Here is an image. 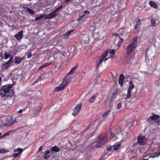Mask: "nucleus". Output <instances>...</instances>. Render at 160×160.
<instances>
[{
    "label": "nucleus",
    "mask_w": 160,
    "mask_h": 160,
    "mask_svg": "<svg viewBox=\"0 0 160 160\" xmlns=\"http://www.w3.org/2000/svg\"><path fill=\"white\" fill-rule=\"evenodd\" d=\"M72 32L73 30H70L68 31L65 34V36L67 37H68V36H69L71 33Z\"/></svg>",
    "instance_id": "obj_36"
},
{
    "label": "nucleus",
    "mask_w": 160,
    "mask_h": 160,
    "mask_svg": "<svg viewBox=\"0 0 160 160\" xmlns=\"http://www.w3.org/2000/svg\"><path fill=\"white\" fill-rule=\"evenodd\" d=\"M58 13L54 11L50 13L45 18L46 19H48L52 18L58 15Z\"/></svg>",
    "instance_id": "obj_11"
},
{
    "label": "nucleus",
    "mask_w": 160,
    "mask_h": 160,
    "mask_svg": "<svg viewBox=\"0 0 160 160\" xmlns=\"http://www.w3.org/2000/svg\"><path fill=\"white\" fill-rule=\"evenodd\" d=\"M23 32L21 31L20 32H18L17 34L15 35V37L17 39L19 40H20L22 38L23 35L22 34Z\"/></svg>",
    "instance_id": "obj_12"
},
{
    "label": "nucleus",
    "mask_w": 160,
    "mask_h": 160,
    "mask_svg": "<svg viewBox=\"0 0 160 160\" xmlns=\"http://www.w3.org/2000/svg\"><path fill=\"white\" fill-rule=\"evenodd\" d=\"M20 7L21 8H23L24 9H25V8H26L25 6L24 5H20Z\"/></svg>",
    "instance_id": "obj_50"
},
{
    "label": "nucleus",
    "mask_w": 160,
    "mask_h": 160,
    "mask_svg": "<svg viewBox=\"0 0 160 160\" xmlns=\"http://www.w3.org/2000/svg\"><path fill=\"white\" fill-rule=\"evenodd\" d=\"M15 62L18 64L20 63L21 62V58L19 57H16L14 59Z\"/></svg>",
    "instance_id": "obj_28"
},
{
    "label": "nucleus",
    "mask_w": 160,
    "mask_h": 160,
    "mask_svg": "<svg viewBox=\"0 0 160 160\" xmlns=\"http://www.w3.org/2000/svg\"><path fill=\"white\" fill-rule=\"evenodd\" d=\"M152 119H151V117L150 116L147 119L148 122L149 123H151L152 122Z\"/></svg>",
    "instance_id": "obj_41"
},
{
    "label": "nucleus",
    "mask_w": 160,
    "mask_h": 160,
    "mask_svg": "<svg viewBox=\"0 0 160 160\" xmlns=\"http://www.w3.org/2000/svg\"><path fill=\"white\" fill-rule=\"evenodd\" d=\"M96 98V96L95 95L92 96L89 99V102L91 103H93L94 102Z\"/></svg>",
    "instance_id": "obj_25"
},
{
    "label": "nucleus",
    "mask_w": 160,
    "mask_h": 160,
    "mask_svg": "<svg viewBox=\"0 0 160 160\" xmlns=\"http://www.w3.org/2000/svg\"><path fill=\"white\" fill-rule=\"evenodd\" d=\"M20 154L21 153H15L13 154L12 156L14 158H16L18 157Z\"/></svg>",
    "instance_id": "obj_38"
},
{
    "label": "nucleus",
    "mask_w": 160,
    "mask_h": 160,
    "mask_svg": "<svg viewBox=\"0 0 160 160\" xmlns=\"http://www.w3.org/2000/svg\"><path fill=\"white\" fill-rule=\"evenodd\" d=\"M151 119H152V120H155L159 118V116L154 114L153 115L151 116Z\"/></svg>",
    "instance_id": "obj_30"
},
{
    "label": "nucleus",
    "mask_w": 160,
    "mask_h": 160,
    "mask_svg": "<svg viewBox=\"0 0 160 160\" xmlns=\"http://www.w3.org/2000/svg\"><path fill=\"white\" fill-rule=\"evenodd\" d=\"M82 106L81 103H79L77 105L76 108L74 109V112H72V114L74 116L78 115L81 109Z\"/></svg>",
    "instance_id": "obj_8"
},
{
    "label": "nucleus",
    "mask_w": 160,
    "mask_h": 160,
    "mask_svg": "<svg viewBox=\"0 0 160 160\" xmlns=\"http://www.w3.org/2000/svg\"><path fill=\"white\" fill-rule=\"evenodd\" d=\"M32 53L31 52H30L28 54L27 57V58L28 59L32 57Z\"/></svg>",
    "instance_id": "obj_40"
},
{
    "label": "nucleus",
    "mask_w": 160,
    "mask_h": 160,
    "mask_svg": "<svg viewBox=\"0 0 160 160\" xmlns=\"http://www.w3.org/2000/svg\"><path fill=\"white\" fill-rule=\"evenodd\" d=\"M46 14H41L39 16L35 18V21H37L45 17Z\"/></svg>",
    "instance_id": "obj_26"
},
{
    "label": "nucleus",
    "mask_w": 160,
    "mask_h": 160,
    "mask_svg": "<svg viewBox=\"0 0 160 160\" xmlns=\"http://www.w3.org/2000/svg\"><path fill=\"white\" fill-rule=\"evenodd\" d=\"M147 138L145 137H138V142L140 145H144L146 144Z\"/></svg>",
    "instance_id": "obj_9"
},
{
    "label": "nucleus",
    "mask_w": 160,
    "mask_h": 160,
    "mask_svg": "<svg viewBox=\"0 0 160 160\" xmlns=\"http://www.w3.org/2000/svg\"><path fill=\"white\" fill-rule=\"evenodd\" d=\"M12 61L13 58L11 57L8 62H5L2 65V69L5 70L8 69L11 66Z\"/></svg>",
    "instance_id": "obj_7"
},
{
    "label": "nucleus",
    "mask_w": 160,
    "mask_h": 160,
    "mask_svg": "<svg viewBox=\"0 0 160 160\" xmlns=\"http://www.w3.org/2000/svg\"><path fill=\"white\" fill-rule=\"evenodd\" d=\"M141 24V21H140V19H138L137 22V23H136V25L137 26H139V25H140Z\"/></svg>",
    "instance_id": "obj_43"
},
{
    "label": "nucleus",
    "mask_w": 160,
    "mask_h": 160,
    "mask_svg": "<svg viewBox=\"0 0 160 160\" xmlns=\"http://www.w3.org/2000/svg\"><path fill=\"white\" fill-rule=\"evenodd\" d=\"M151 22V25H150L149 27H155L156 26V21L155 19H152Z\"/></svg>",
    "instance_id": "obj_23"
},
{
    "label": "nucleus",
    "mask_w": 160,
    "mask_h": 160,
    "mask_svg": "<svg viewBox=\"0 0 160 160\" xmlns=\"http://www.w3.org/2000/svg\"><path fill=\"white\" fill-rule=\"evenodd\" d=\"M115 137V135L114 133L112 132L111 133L110 138H111V139H112L113 140H114V139H116V138Z\"/></svg>",
    "instance_id": "obj_33"
},
{
    "label": "nucleus",
    "mask_w": 160,
    "mask_h": 160,
    "mask_svg": "<svg viewBox=\"0 0 160 160\" xmlns=\"http://www.w3.org/2000/svg\"><path fill=\"white\" fill-rule=\"evenodd\" d=\"M134 88V86L133 84L132 83V81H131L129 82V87L128 89V90L132 91V89Z\"/></svg>",
    "instance_id": "obj_19"
},
{
    "label": "nucleus",
    "mask_w": 160,
    "mask_h": 160,
    "mask_svg": "<svg viewBox=\"0 0 160 160\" xmlns=\"http://www.w3.org/2000/svg\"><path fill=\"white\" fill-rule=\"evenodd\" d=\"M50 152L49 150H47L45 152V154H48L50 153Z\"/></svg>",
    "instance_id": "obj_57"
},
{
    "label": "nucleus",
    "mask_w": 160,
    "mask_h": 160,
    "mask_svg": "<svg viewBox=\"0 0 160 160\" xmlns=\"http://www.w3.org/2000/svg\"><path fill=\"white\" fill-rule=\"evenodd\" d=\"M42 146H41L39 148L38 152H40V151H42Z\"/></svg>",
    "instance_id": "obj_54"
},
{
    "label": "nucleus",
    "mask_w": 160,
    "mask_h": 160,
    "mask_svg": "<svg viewBox=\"0 0 160 160\" xmlns=\"http://www.w3.org/2000/svg\"><path fill=\"white\" fill-rule=\"evenodd\" d=\"M60 52L59 50L58 49L56 48H53L52 50V53L53 55L57 54Z\"/></svg>",
    "instance_id": "obj_20"
},
{
    "label": "nucleus",
    "mask_w": 160,
    "mask_h": 160,
    "mask_svg": "<svg viewBox=\"0 0 160 160\" xmlns=\"http://www.w3.org/2000/svg\"><path fill=\"white\" fill-rule=\"evenodd\" d=\"M13 152H18V153H21L22 152V149L21 148H18L15 149L13 150Z\"/></svg>",
    "instance_id": "obj_27"
},
{
    "label": "nucleus",
    "mask_w": 160,
    "mask_h": 160,
    "mask_svg": "<svg viewBox=\"0 0 160 160\" xmlns=\"http://www.w3.org/2000/svg\"><path fill=\"white\" fill-rule=\"evenodd\" d=\"M160 155V153H158V154H155L153 155L152 156H149V158H154L156 157H158Z\"/></svg>",
    "instance_id": "obj_34"
},
{
    "label": "nucleus",
    "mask_w": 160,
    "mask_h": 160,
    "mask_svg": "<svg viewBox=\"0 0 160 160\" xmlns=\"http://www.w3.org/2000/svg\"><path fill=\"white\" fill-rule=\"evenodd\" d=\"M91 126H92V125H89L88 126L87 128L85 129V131H86V129L88 130L90 127Z\"/></svg>",
    "instance_id": "obj_53"
},
{
    "label": "nucleus",
    "mask_w": 160,
    "mask_h": 160,
    "mask_svg": "<svg viewBox=\"0 0 160 160\" xmlns=\"http://www.w3.org/2000/svg\"><path fill=\"white\" fill-rule=\"evenodd\" d=\"M84 16V15H83L82 16H80L78 19V21H80L82 19V18Z\"/></svg>",
    "instance_id": "obj_45"
},
{
    "label": "nucleus",
    "mask_w": 160,
    "mask_h": 160,
    "mask_svg": "<svg viewBox=\"0 0 160 160\" xmlns=\"http://www.w3.org/2000/svg\"><path fill=\"white\" fill-rule=\"evenodd\" d=\"M117 108H120L121 107V104L120 103H118L117 105Z\"/></svg>",
    "instance_id": "obj_47"
},
{
    "label": "nucleus",
    "mask_w": 160,
    "mask_h": 160,
    "mask_svg": "<svg viewBox=\"0 0 160 160\" xmlns=\"http://www.w3.org/2000/svg\"><path fill=\"white\" fill-rule=\"evenodd\" d=\"M139 44L140 42L138 41V37H134L132 39L131 43L127 46V54H129L132 52Z\"/></svg>",
    "instance_id": "obj_2"
},
{
    "label": "nucleus",
    "mask_w": 160,
    "mask_h": 160,
    "mask_svg": "<svg viewBox=\"0 0 160 160\" xmlns=\"http://www.w3.org/2000/svg\"><path fill=\"white\" fill-rule=\"evenodd\" d=\"M60 149L56 146L52 147L51 148V150L52 152H58L60 151Z\"/></svg>",
    "instance_id": "obj_22"
},
{
    "label": "nucleus",
    "mask_w": 160,
    "mask_h": 160,
    "mask_svg": "<svg viewBox=\"0 0 160 160\" xmlns=\"http://www.w3.org/2000/svg\"><path fill=\"white\" fill-rule=\"evenodd\" d=\"M112 149V147H110V148H108V150H109V151H110V150Z\"/></svg>",
    "instance_id": "obj_60"
},
{
    "label": "nucleus",
    "mask_w": 160,
    "mask_h": 160,
    "mask_svg": "<svg viewBox=\"0 0 160 160\" xmlns=\"http://www.w3.org/2000/svg\"><path fill=\"white\" fill-rule=\"evenodd\" d=\"M1 79H2V78L0 76V86L1 85Z\"/></svg>",
    "instance_id": "obj_62"
},
{
    "label": "nucleus",
    "mask_w": 160,
    "mask_h": 160,
    "mask_svg": "<svg viewBox=\"0 0 160 160\" xmlns=\"http://www.w3.org/2000/svg\"><path fill=\"white\" fill-rule=\"evenodd\" d=\"M119 32L122 35L126 36L127 35V30L124 28H122L119 30Z\"/></svg>",
    "instance_id": "obj_16"
},
{
    "label": "nucleus",
    "mask_w": 160,
    "mask_h": 160,
    "mask_svg": "<svg viewBox=\"0 0 160 160\" xmlns=\"http://www.w3.org/2000/svg\"><path fill=\"white\" fill-rule=\"evenodd\" d=\"M2 25H3V23L1 22H0V27H2Z\"/></svg>",
    "instance_id": "obj_59"
},
{
    "label": "nucleus",
    "mask_w": 160,
    "mask_h": 160,
    "mask_svg": "<svg viewBox=\"0 0 160 160\" xmlns=\"http://www.w3.org/2000/svg\"><path fill=\"white\" fill-rule=\"evenodd\" d=\"M25 57H23L22 58H21V61H22V60L25 59Z\"/></svg>",
    "instance_id": "obj_63"
},
{
    "label": "nucleus",
    "mask_w": 160,
    "mask_h": 160,
    "mask_svg": "<svg viewBox=\"0 0 160 160\" xmlns=\"http://www.w3.org/2000/svg\"><path fill=\"white\" fill-rule=\"evenodd\" d=\"M107 140L108 139L106 135L103 134L100 136L97 140V147L98 148L101 147L106 142Z\"/></svg>",
    "instance_id": "obj_3"
},
{
    "label": "nucleus",
    "mask_w": 160,
    "mask_h": 160,
    "mask_svg": "<svg viewBox=\"0 0 160 160\" xmlns=\"http://www.w3.org/2000/svg\"><path fill=\"white\" fill-rule=\"evenodd\" d=\"M137 26H137V25H136V26L134 27V29H137Z\"/></svg>",
    "instance_id": "obj_64"
},
{
    "label": "nucleus",
    "mask_w": 160,
    "mask_h": 160,
    "mask_svg": "<svg viewBox=\"0 0 160 160\" xmlns=\"http://www.w3.org/2000/svg\"><path fill=\"white\" fill-rule=\"evenodd\" d=\"M78 65H76L75 66L72 68L71 69V70L68 73V74H67V75H68L69 74H71L78 67Z\"/></svg>",
    "instance_id": "obj_24"
},
{
    "label": "nucleus",
    "mask_w": 160,
    "mask_h": 160,
    "mask_svg": "<svg viewBox=\"0 0 160 160\" xmlns=\"http://www.w3.org/2000/svg\"><path fill=\"white\" fill-rule=\"evenodd\" d=\"M70 80L71 78H70L69 77H68L67 76H66L63 78L62 84H63V85L65 87L70 81Z\"/></svg>",
    "instance_id": "obj_10"
},
{
    "label": "nucleus",
    "mask_w": 160,
    "mask_h": 160,
    "mask_svg": "<svg viewBox=\"0 0 160 160\" xmlns=\"http://www.w3.org/2000/svg\"><path fill=\"white\" fill-rule=\"evenodd\" d=\"M132 91L129 90H128L127 94V98H125L126 99H129L130 98L131 96V92Z\"/></svg>",
    "instance_id": "obj_29"
},
{
    "label": "nucleus",
    "mask_w": 160,
    "mask_h": 160,
    "mask_svg": "<svg viewBox=\"0 0 160 160\" xmlns=\"http://www.w3.org/2000/svg\"><path fill=\"white\" fill-rule=\"evenodd\" d=\"M62 8V5L58 7L54 11L56 12H57L59 11Z\"/></svg>",
    "instance_id": "obj_37"
},
{
    "label": "nucleus",
    "mask_w": 160,
    "mask_h": 160,
    "mask_svg": "<svg viewBox=\"0 0 160 160\" xmlns=\"http://www.w3.org/2000/svg\"><path fill=\"white\" fill-rule=\"evenodd\" d=\"M12 87V85L9 86L5 85L2 87L0 89V95L2 97L8 98L12 96L13 91L10 88Z\"/></svg>",
    "instance_id": "obj_1"
},
{
    "label": "nucleus",
    "mask_w": 160,
    "mask_h": 160,
    "mask_svg": "<svg viewBox=\"0 0 160 160\" xmlns=\"http://www.w3.org/2000/svg\"><path fill=\"white\" fill-rule=\"evenodd\" d=\"M70 0H65V2L66 3H67L68 2H69Z\"/></svg>",
    "instance_id": "obj_58"
},
{
    "label": "nucleus",
    "mask_w": 160,
    "mask_h": 160,
    "mask_svg": "<svg viewBox=\"0 0 160 160\" xmlns=\"http://www.w3.org/2000/svg\"><path fill=\"white\" fill-rule=\"evenodd\" d=\"M28 13L30 14H34V11L30 8L28 10Z\"/></svg>",
    "instance_id": "obj_42"
},
{
    "label": "nucleus",
    "mask_w": 160,
    "mask_h": 160,
    "mask_svg": "<svg viewBox=\"0 0 160 160\" xmlns=\"http://www.w3.org/2000/svg\"><path fill=\"white\" fill-rule=\"evenodd\" d=\"M149 4L151 7L155 8L157 9L158 8V5L155 2L152 1H150L149 2Z\"/></svg>",
    "instance_id": "obj_18"
},
{
    "label": "nucleus",
    "mask_w": 160,
    "mask_h": 160,
    "mask_svg": "<svg viewBox=\"0 0 160 160\" xmlns=\"http://www.w3.org/2000/svg\"><path fill=\"white\" fill-rule=\"evenodd\" d=\"M121 144L117 145L114 144L112 147V150L114 151H116L118 150L121 146Z\"/></svg>",
    "instance_id": "obj_21"
},
{
    "label": "nucleus",
    "mask_w": 160,
    "mask_h": 160,
    "mask_svg": "<svg viewBox=\"0 0 160 160\" xmlns=\"http://www.w3.org/2000/svg\"><path fill=\"white\" fill-rule=\"evenodd\" d=\"M115 52L114 49H112L110 50V53L112 55H113Z\"/></svg>",
    "instance_id": "obj_46"
},
{
    "label": "nucleus",
    "mask_w": 160,
    "mask_h": 160,
    "mask_svg": "<svg viewBox=\"0 0 160 160\" xmlns=\"http://www.w3.org/2000/svg\"><path fill=\"white\" fill-rule=\"evenodd\" d=\"M89 38L87 35L83 36L81 41V44L82 46L84 47H87L89 44Z\"/></svg>",
    "instance_id": "obj_6"
},
{
    "label": "nucleus",
    "mask_w": 160,
    "mask_h": 160,
    "mask_svg": "<svg viewBox=\"0 0 160 160\" xmlns=\"http://www.w3.org/2000/svg\"><path fill=\"white\" fill-rule=\"evenodd\" d=\"M50 63L47 62L43 64L39 68V69H40L41 68L45 67L48 66Z\"/></svg>",
    "instance_id": "obj_32"
},
{
    "label": "nucleus",
    "mask_w": 160,
    "mask_h": 160,
    "mask_svg": "<svg viewBox=\"0 0 160 160\" xmlns=\"http://www.w3.org/2000/svg\"><path fill=\"white\" fill-rule=\"evenodd\" d=\"M16 119L15 117L12 116L10 119L8 120V124L9 126H12L14 123L16 122Z\"/></svg>",
    "instance_id": "obj_13"
},
{
    "label": "nucleus",
    "mask_w": 160,
    "mask_h": 160,
    "mask_svg": "<svg viewBox=\"0 0 160 160\" xmlns=\"http://www.w3.org/2000/svg\"><path fill=\"white\" fill-rule=\"evenodd\" d=\"M105 155L104 154L102 155L101 158L98 160H103Z\"/></svg>",
    "instance_id": "obj_49"
},
{
    "label": "nucleus",
    "mask_w": 160,
    "mask_h": 160,
    "mask_svg": "<svg viewBox=\"0 0 160 160\" xmlns=\"http://www.w3.org/2000/svg\"><path fill=\"white\" fill-rule=\"evenodd\" d=\"M8 152H9L8 151L5 150L4 149H0V153Z\"/></svg>",
    "instance_id": "obj_35"
},
{
    "label": "nucleus",
    "mask_w": 160,
    "mask_h": 160,
    "mask_svg": "<svg viewBox=\"0 0 160 160\" xmlns=\"http://www.w3.org/2000/svg\"><path fill=\"white\" fill-rule=\"evenodd\" d=\"M26 93L28 96L32 97L33 98V94H34V92L33 91H32L31 89L28 90L26 91Z\"/></svg>",
    "instance_id": "obj_17"
},
{
    "label": "nucleus",
    "mask_w": 160,
    "mask_h": 160,
    "mask_svg": "<svg viewBox=\"0 0 160 160\" xmlns=\"http://www.w3.org/2000/svg\"><path fill=\"white\" fill-rule=\"evenodd\" d=\"M109 52V50L107 49L106 50L103 54L101 56V58L99 61L97 62L96 65V68H98L99 67V66L102 63L104 59L107 56Z\"/></svg>",
    "instance_id": "obj_5"
},
{
    "label": "nucleus",
    "mask_w": 160,
    "mask_h": 160,
    "mask_svg": "<svg viewBox=\"0 0 160 160\" xmlns=\"http://www.w3.org/2000/svg\"><path fill=\"white\" fill-rule=\"evenodd\" d=\"M115 58V57L114 56H112L110 57V58L111 59H114Z\"/></svg>",
    "instance_id": "obj_61"
},
{
    "label": "nucleus",
    "mask_w": 160,
    "mask_h": 160,
    "mask_svg": "<svg viewBox=\"0 0 160 160\" xmlns=\"http://www.w3.org/2000/svg\"><path fill=\"white\" fill-rule=\"evenodd\" d=\"M30 8H28L26 7L25 8V9H24L25 10L26 12H28V10Z\"/></svg>",
    "instance_id": "obj_52"
},
{
    "label": "nucleus",
    "mask_w": 160,
    "mask_h": 160,
    "mask_svg": "<svg viewBox=\"0 0 160 160\" xmlns=\"http://www.w3.org/2000/svg\"><path fill=\"white\" fill-rule=\"evenodd\" d=\"M125 77L123 74L120 75L118 80V82L120 85L122 86L123 85V82L124 79Z\"/></svg>",
    "instance_id": "obj_14"
},
{
    "label": "nucleus",
    "mask_w": 160,
    "mask_h": 160,
    "mask_svg": "<svg viewBox=\"0 0 160 160\" xmlns=\"http://www.w3.org/2000/svg\"><path fill=\"white\" fill-rule=\"evenodd\" d=\"M10 132H7L6 133H5V135L6 136H8L9 135Z\"/></svg>",
    "instance_id": "obj_56"
},
{
    "label": "nucleus",
    "mask_w": 160,
    "mask_h": 160,
    "mask_svg": "<svg viewBox=\"0 0 160 160\" xmlns=\"http://www.w3.org/2000/svg\"><path fill=\"white\" fill-rule=\"evenodd\" d=\"M41 108H42L41 107H39L37 109L38 112H39L41 111Z\"/></svg>",
    "instance_id": "obj_51"
},
{
    "label": "nucleus",
    "mask_w": 160,
    "mask_h": 160,
    "mask_svg": "<svg viewBox=\"0 0 160 160\" xmlns=\"http://www.w3.org/2000/svg\"><path fill=\"white\" fill-rule=\"evenodd\" d=\"M25 109H21L20 110H19V111H18V113H20V112H22L23 111H25Z\"/></svg>",
    "instance_id": "obj_55"
},
{
    "label": "nucleus",
    "mask_w": 160,
    "mask_h": 160,
    "mask_svg": "<svg viewBox=\"0 0 160 160\" xmlns=\"http://www.w3.org/2000/svg\"><path fill=\"white\" fill-rule=\"evenodd\" d=\"M112 35L113 36H116L114 41V44H115V43L118 42V43L117 44V46L119 47L122 44V43L123 41V39L119 37V36L118 34V33H113Z\"/></svg>",
    "instance_id": "obj_4"
},
{
    "label": "nucleus",
    "mask_w": 160,
    "mask_h": 160,
    "mask_svg": "<svg viewBox=\"0 0 160 160\" xmlns=\"http://www.w3.org/2000/svg\"><path fill=\"white\" fill-rule=\"evenodd\" d=\"M11 56L9 54H7L5 53L3 55V58L6 60L8 58L11 57Z\"/></svg>",
    "instance_id": "obj_31"
},
{
    "label": "nucleus",
    "mask_w": 160,
    "mask_h": 160,
    "mask_svg": "<svg viewBox=\"0 0 160 160\" xmlns=\"http://www.w3.org/2000/svg\"><path fill=\"white\" fill-rule=\"evenodd\" d=\"M110 109H109L108 110H107L102 115V117H104L105 116H106L107 114L108 113L110 112Z\"/></svg>",
    "instance_id": "obj_39"
},
{
    "label": "nucleus",
    "mask_w": 160,
    "mask_h": 160,
    "mask_svg": "<svg viewBox=\"0 0 160 160\" xmlns=\"http://www.w3.org/2000/svg\"><path fill=\"white\" fill-rule=\"evenodd\" d=\"M65 87V86H64L63 84L61 83L59 86H58L55 88V89L54 90V91L55 92H58L61 91Z\"/></svg>",
    "instance_id": "obj_15"
},
{
    "label": "nucleus",
    "mask_w": 160,
    "mask_h": 160,
    "mask_svg": "<svg viewBox=\"0 0 160 160\" xmlns=\"http://www.w3.org/2000/svg\"><path fill=\"white\" fill-rule=\"evenodd\" d=\"M90 13V12L89 11H88V10H85L84 12V14L83 15H84V16H85V14H89V13Z\"/></svg>",
    "instance_id": "obj_48"
},
{
    "label": "nucleus",
    "mask_w": 160,
    "mask_h": 160,
    "mask_svg": "<svg viewBox=\"0 0 160 160\" xmlns=\"http://www.w3.org/2000/svg\"><path fill=\"white\" fill-rule=\"evenodd\" d=\"M49 156L48 155V154H47L45 153V154L44 156V158L45 159H48L49 158Z\"/></svg>",
    "instance_id": "obj_44"
}]
</instances>
